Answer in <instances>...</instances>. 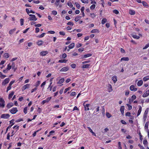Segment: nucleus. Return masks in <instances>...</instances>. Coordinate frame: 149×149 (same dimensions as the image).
I'll list each match as a JSON object with an SVG mask.
<instances>
[{"label":"nucleus","instance_id":"nucleus-30","mask_svg":"<svg viewBox=\"0 0 149 149\" xmlns=\"http://www.w3.org/2000/svg\"><path fill=\"white\" fill-rule=\"evenodd\" d=\"M16 30L15 29H13L9 31V33L10 34H12Z\"/></svg>","mask_w":149,"mask_h":149},{"label":"nucleus","instance_id":"nucleus-4","mask_svg":"<svg viewBox=\"0 0 149 149\" xmlns=\"http://www.w3.org/2000/svg\"><path fill=\"white\" fill-rule=\"evenodd\" d=\"M10 117V115L9 114L7 113L3 114H2L1 116V118H4V119H7L9 118Z\"/></svg>","mask_w":149,"mask_h":149},{"label":"nucleus","instance_id":"nucleus-48","mask_svg":"<svg viewBox=\"0 0 149 149\" xmlns=\"http://www.w3.org/2000/svg\"><path fill=\"white\" fill-rule=\"evenodd\" d=\"M20 24L22 26L23 25L24 23V19H20Z\"/></svg>","mask_w":149,"mask_h":149},{"label":"nucleus","instance_id":"nucleus-28","mask_svg":"<svg viewBox=\"0 0 149 149\" xmlns=\"http://www.w3.org/2000/svg\"><path fill=\"white\" fill-rule=\"evenodd\" d=\"M80 16H77L75 18L74 20L75 22H77L81 18Z\"/></svg>","mask_w":149,"mask_h":149},{"label":"nucleus","instance_id":"nucleus-64","mask_svg":"<svg viewBox=\"0 0 149 149\" xmlns=\"http://www.w3.org/2000/svg\"><path fill=\"white\" fill-rule=\"evenodd\" d=\"M82 45L81 44L78 43L76 45V47H79L82 46Z\"/></svg>","mask_w":149,"mask_h":149},{"label":"nucleus","instance_id":"nucleus-26","mask_svg":"<svg viewBox=\"0 0 149 149\" xmlns=\"http://www.w3.org/2000/svg\"><path fill=\"white\" fill-rule=\"evenodd\" d=\"M92 56V54H87L83 56V58H86L91 56Z\"/></svg>","mask_w":149,"mask_h":149},{"label":"nucleus","instance_id":"nucleus-38","mask_svg":"<svg viewBox=\"0 0 149 149\" xmlns=\"http://www.w3.org/2000/svg\"><path fill=\"white\" fill-rule=\"evenodd\" d=\"M27 109L28 107H25L24 109V112L25 114H26L27 113Z\"/></svg>","mask_w":149,"mask_h":149},{"label":"nucleus","instance_id":"nucleus-59","mask_svg":"<svg viewBox=\"0 0 149 149\" xmlns=\"http://www.w3.org/2000/svg\"><path fill=\"white\" fill-rule=\"evenodd\" d=\"M26 88H29L30 86V84H26L24 86Z\"/></svg>","mask_w":149,"mask_h":149},{"label":"nucleus","instance_id":"nucleus-63","mask_svg":"<svg viewBox=\"0 0 149 149\" xmlns=\"http://www.w3.org/2000/svg\"><path fill=\"white\" fill-rule=\"evenodd\" d=\"M59 34L63 36H64L65 35V33L63 31H60L59 32Z\"/></svg>","mask_w":149,"mask_h":149},{"label":"nucleus","instance_id":"nucleus-49","mask_svg":"<svg viewBox=\"0 0 149 149\" xmlns=\"http://www.w3.org/2000/svg\"><path fill=\"white\" fill-rule=\"evenodd\" d=\"M75 4L76 5V7L78 9H79L80 7V6L79 4L77 2H75Z\"/></svg>","mask_w":149,"mask_h":149},{"label":"nucleus","instance_id":"nucleus-42","mask_svg":"<svg viewBox=\"0 0 149 149\" xmlns=\"http://www.w3.org/2000/svg\"><path fill=\"white\" fill-rule=\"evenodd\" d=\"M83 3H88L89 1L88 0H81Z\"/></svg>","mask_w":149,"mask_h":149},{"label":"nucleus","instance_id":"nucleus-18","mask_svg":"<svg viewBox=\"0 0 149 149\" xmlns=\"http://www.w3.org/2000/svg\"><path fill=\"white\" fill-rule=\"evenodd\" d=\"M143 83V81L142 80H139L138 81L137 83V85L138 86H140L142 85Z\"/></svg>","mask_w":149,"mask_h":149},{"label":"nucleus","instance_id":"nucleus-45","mask_svg":"<svg viewBox=\"0 0 149 149\" xmlns=\"http://www.w3.org/2000/svg\"><path fill=\"white\" fill-rule=\"evenodd\" d=\"M71 88L70 87H69L68 88L65 89V91H64V93H66L68 91L70 90L71 89Z\"/></svg>","mask_w":149,"mask_h":149},{"label":"nucleus","instance_id":"nucleus-3","mask_svg":"<svg viewBox=\"0 0 149 149\" xmlns=\"http://www.w3.org/2000/svg\"><path fill=\"white\" fill-rule=\"evenodd\" d=\"M84 103L83 105L84 107L85 111H88L89 110V108L91 107V106L90 104H86Z\"/></svg>","mask_w":149,"mask_h":149},{"label":"nucleus","instance_id":"nucleus-50","mask_svg":"<svg viewBox=\"0 0 149 149\" xmlns=\"http://www.w3.org/2000/svg\"><path fill=\"white\" fill-rule=\"evenodd\" d=\"M113 13L116 14H118L119 13V12L118 10H115L113 11Z\"/></svg>","mask_w":149,"mask_h":149},{"label":"nucleus","instance_id":"nucleus-7","mask_svg":"<svg viewBox=\"0 0 149 149\" xmlns=\"http://www.w3.org/2000/svg\"><path fill=\"white\" fill-rule=\"evenodd\" d=\"M17 111V109L16 108H13L10 110V111L12 114H15Z\"/></svg>","mask_w":149,"mask_h":149},{"label":"nucleus","instance_id":"nucleus-36","mask_svg":"<svg viewBox=\"0 0 149 149\" xmlns=\"http://www.w3.org/2000/svg\"><path fill=\"white\" fill-rule=\"evenodd\" d=\"M4 57L6 58H8L9 57V55L8 53H5L4 54Z\"/></svg>","mask_w":149,"mask_h":149},{"label":"nucleus","instance_id":"nucleus-57","mask_svg":"<svg viewBox=\"0 0 149 149\" xmlns=\"http://www.w3.org/2000/svg\"><path fill=\"white\" fill-rule=\"evenodd\" d=\"M125 115L126 116H130V113L129 112H127L126 113Z\"/></svg>","mask_w":149,"mask_h":149},{"label":"nucleus","instance_id":"nucleus-37","mask_svg":"<svg viewBox=\"0 0 149 149\" xmlns=\"http://www.w3.org/2000/svg\"><path fill=\"white\" fill-rule=\"evenodd\" d=\"M68 5L70 8H72L73 7V5L71 2H68Z\"/></svg>","mask_w":149,"mask_h":149},{"label":"nucleus","instance_id":"nucleus-33","mask_svg":"<svg viewBox=\"0 0 149 149\" xmlns=\"http://www.w3.org/2000/svg\"><path fill=\"white\" fill-rule=\"evenodd\" d=\"M67 61H68L67 60H60L58 61V62L59 63H66Z\"/></svg>","mask_w":149,"mask_h":149},{"label":"nucleus","instance_id":"nucleus-19","mask_svg":"<svg viewBox=\"0 0 149 149\" xmlns=\"http://www.w3.org/2000/svg\"><path fill=\"white\" fill-rule=\"evenodd\" d=\"M129 13L130 15H134L135 14V11L134 10H129Z\"/></svg>","mask_w":149,"mask_h":149},{"label":"nucleus","instance_id":"nucleus-41","mask_svg":"<svg viewBox=\"0 0 149 149\" xmlns=\"http://www.w3.org/2000/svg\"><path fill=\"white\" fill-rule=\"evenodd\" d=\"M12 68V65H10V64H8L7 66V69L8 70L11 69Z\"/></svg>","mask_w":149,"mask_h":149},{"label":"nucleus","instance_id":"nucleus-51","mask_svg":"<svg viewBox=\"0 0 149 149\" xmlns=\"http://www.w3.org/2000/svg\"><path fill=\"white\" fill-rule=\"evenodd\" d=\"M149 47V43L147 44L143 48V49H145Z\"/></svg>","mask_w":149,"mask_h":149},{"label":"nucleus","instance_id":"nucleus-2","mask_svg":"<svg viewBox=\"0 0 149 149\" xmlns=\"http://www.w3.org/2000/svg\"><path fill=\"white\" fill-rule=\"evenodd\" d=\"M30 17L28 18V19L30 21L33 20L36 21L37 20V18H36L35 16L34 15L30 14L29 15Z\"/></svg>","mask_w":149,"mask_h":149},{"label":"nucleus","instance_id":"nucleus-54","mask_svg":"<svg viewBox=\"0 0 149 149\" xmlns=\"http://www.w3.org/2000/svg\"><path fill=\"white\" fill-rule=\"evenodd\" d=\"M52 14L54 15H56L57 14V12L55 10H53L52 11Z\"/></svg>","mask_w":149,"mask_h":149},{"label":"nucleus","instance_id":"nucleus-52","mask_svg":"<svg viewBox=\"0 0 149 149\" xmlns=\"http://www.w3.org/2000/svg\"><path fill=\"white\" fill-rule=\"evenodd\" d=\"M148 143L146 140H144L143 141V143L144 145H147Z\"/></svg>","mask_w":149,"mask_h":149},{"label":"nucleus","instance_id":"nucleus-13","mask_svg":"<svg viewBox=\"0 0 149 149\" xmlns=\"http://www.w3.org/2000/svg\"><path fill=\"white\" fill-rule=\"evenodd\" d=\"M142 107L141 106H139V109L138 111L137 116H138L141 113V111Z\"/></svg>","mask_w":149,"mask_h":149},{"label":"nucleus","instance_id":"nucleus-43","mask_svg":"<svg viewBox=\"0 0 149 149\" xmlns=\"http://www.w3.org/2000/svg\"><path fill=\"white\" fill-rule=\"evenodd\" d=\"M45 34V33H43L41 34L40 35L38 36L37 37L39 38H42V37H43Z\"/></svg>","mask_w":149,"mask_h":149},{"label":"nucleus","instance_id":"nucleus-31","mask_svg":"<svg viewBox=\"0 0 149 149\" xmlns=\"http://www.w3.org/2000/svg\"><path fill=\"white\" fill-rule=\"evenodd\" d=\"M107 21V19L106 18H104L102 20V24H104Z\"/></svg>","mask_w":149,"mask_h":149},{"label":"nucleus","instance_id":"nucleus-35","mask_svg":"<svg viewBox=\"0 0 149 149\" xmlns=\"http://www.w3.org/2000/svg\"><path fill=\"white\" fill-rule=\"evenodd\" d=\"M149 79V76H147L143 78V80L144 81H146Z\"/></svg>","mask_w":149,"mask_h":149},{"label":"nucleus","instance_id":"nucleus-53","mask_svg":"<svg viewBox=\"0 0 149 149\" xmlns=\"http://www.w3.org/2000/svg\"><path fill=\"white\" fill-rule=\"evenodd\" d=\"M142 3L143 6H148L147 3L146 2L143 1Z\"/></svg>","mask_w":149,"mask_h":149},{"label":"nucleus","instance_id":"nucleus-34","mask_svg":"<svg viewBox=\"0 0 149 149\" xmlns=\"http://www.w3.org/2000/svg\"><path fill=\"white\" fill-rule=\"evenodd\" d=\"M90 65L89 64H85L83 65L82 68H88L89 67Z\"/></svg>","mask_w":149,"mask_h":149},{"label":"nucleus","instance_id":"nucleus-21","mask_svg":"<svg viewBox=\"0 0 149 149\" xmlns=\"http://www.w3.org/2000/svg\"><path fill=\"white\" fill-rule=\"evenodd\" d=\"M108 91L109 92H110L112 91V86L111 84H109L108 86Z\"/></svg>","mask_w":149,"mask_h":149},{"label":"nucleus","instance_id":"nucleus-15","mask_svg":"<svg viewBox=\"0 0 149 149\" xmlns=\"http://www.w3.org/2000/svg\"><path fill=\"white\" fill-rule=\"evenodd\" d=\"M131 36L134 38L137 39H139L140 38L139 36H137L136 35L134 34H132Z\"/></svg>","mask_w":149,"mask_h":149},{"label":"nucleus","instance_id":"nucleus-62","mask_svg":"<svg viewBox=\"0 0 149 149\" xmlns=\"http://www.w3.org/2000/svg\"><path fill=\"white\" fill-rule=\"evenodd\" d=\"M67 24L68 25H72L73 26L74 24L72 22H69L67 23Z\"/></svg>","mask_w":149,"mask_h":149},{"label":"nucleus","instance_id":"nucleus-40","mask_svg":"<svg viewBox=\"0 0 149 149\" xmlns=\"http://www.w3.org/2000/svg\"><path fill=\"white\" fill-rule=\"evenodd\" d=\"M106 116H107V117L109 118H110L111 116V115L108 112L106 113Z\"/></svg>","mask_w":149,"mask_h":149},{"label":"nucleus","instance_id":"nucleus-11","mask_svg":"<svg viewBox=\"0 0 149 149\" xmlns=\"http://www.w3.org/2000/svg\"><path fill=\"white\" fill-rule=\"evenodd\" d=\"M149 95V90L147 91L143 95V97H145Z\"/></svg>","mask_w":149,"mask_h":149},{"label":"nucleus","instance_id":"nucleus-12","mask_svg":"<svg viewBox=\"0 0 149 149\" xmlns=\"http://www.w3.org/2000/svg\"><path fill=\"white\" fill-rule=\"evenodd\" d=\"M87 128L88 129V130H89V131L91 132L92 134L94 136H96V135L93 132V130H92L91 128L89 127H87Z\"/></svg>","mask_w":149,"mask_h":149},{"label":"nucleus","instance_id":"nucleus-5","mask_svg":"<svg viewBox=\"0 0 149 149\" xmlns=\"http://www.w3.org/2000/svg\"><path fill=\"white\" fill-rule=\"evenodd\" d=\"M15 82V81H11L9 85L7 87V92L9 90H10L11 88V85L12 84L14 83Z\"/></svg>","mask_w":149,"mask_h":149},{"label":"nucleus","instance_id":"nucleus-25","mask_svg":"<svg viewBox=\"0 0 149 149\" xmlns=\"http://www.w3.org/2000/svg\"><path fill=\"white\" fill-rule=\"evenodd\" d=\"M13 106V103H8V104L7 105V107L8 108H10L11 107Z\"/></svg>","mask_w":149,"mask_h":149},{"label":"nucleus","instance_id":"nucleus-47","mask_svg":"<svg viewBox=\"0 0 149 149\" xmlns=\"http://www.w3.org/2000/svg\"><path fill=\"white\" fill-rule=\"evenodd\" d=\"M95 7V4H93L90 7V8L91 10H93L94 9Z\"/></svg>","mask_w":149,"mask_h":149},{"label":"nucleus","instance_id":"nucleus-6","mask_svg":"<svg viewBox=\"0 0 149 149\" xmlns=\"http://www.w3.org/2000/svg\"><path fill=\"white\" fill-rule=\"evenodd\" d=\"M10 80V79L9 78L5 79L2 82V85L4 86L6 84H8Z\"/></svg>","mask_w":149,"mask_h":149},{"label":"nucleus","instance_id":"nucleus-58","mask_svg":"<svg viewBox=\"0 0 149 149\" xmlns=\"http://www.w3.org/2000/svg\"><path fill=\"white\" fill-rule=\"evenodd\" d=\"M120 122L123 124L126 125V122L123 120H121Z\"/></svg>","mask_w":149,"mask_h":149},{"label":"nucleus","instance_id":"nucleus-9","mask_svg":"<svg viewBox=\"0 0 149 149\" xmlns=\"http://www.w3.org/2000/svg\"><path fill=\"white\" fill-rule=\"evenodd\" d=\"M48 52L47 51H44L41 52L40 53V55L44 56L46 55V54H48Z\"/></svg>","mask_w":149,"mask_h":149},{"label":"nucleus","instance_id":"nucleus-1","mask_svg":"<svg viewBox=\"0 0 149 149\" xmlns=\"http://www.w3.org/2000/svg\"><path fill=\"white\" fill-rule=\"evenodd\" d=\"M149 110V108H147L144 113L143 117V120L145 122V121L146 119L147 118V115L148 112Z\"/></svg>","mask_w":149,"mask_h":149},{"label":"nucleus","instance_id":"nucleus-44","mask_svg":"<svg viewBox=\"0 0 149 149\" xmlns=\"http://www.w3.org/2000/svg\"><path fill=\"white\" fill-rule=\"evenodd\" d=\"M90 15V16L92 18H94L95 17V15L94 13H91Z\"/></svg>","mask_w":149,"mask_h":149},{"label":"nucleus","instance_id":"nucleus-60","mask_svg":"<svg viewBox=\"0 0 149 149\" xmlns=\"http://www.w3.org/2000/svg\"><path fill=\"white\" fill-rule=\"evenodd\" d=\"M131 98H132V99L133 100H134L136 99V96L135 95H133L132 96Z\"/></svg>","mask_w":149,"mask_h":149},{"label":"nucleus","instance_id":"nucleus-46","mask_svg":"<svg viewBox=\"0 0 149 149\" xmlns=\"http://www.w3.org/2000/svg\"><path fill=\"white\" fill-rule=\"evenodd\" d=\"M127 105L128 107V109L131 110L132 109V106L131 105H130L129 104H127Z\"/></svg>","mask_w":149,"mask_h":149},{"label":"nucleus","instance_id":"nucleus-14","mask_svg":"<svg viewBox=\"0 0 149 149\" xmlns=\"http://www.w3.org/2000/svg\"><path fill=\"white\" fill-rule=\"evenodd\" d=\"M124 106H122L120 108V111L122 114H123L124 113Z\"/></svg>","mask_w":149,"mask_h":149},{"label":"nucleus","instance_id":"nucleus-24","mask_svg":"<svg viewBox=\"0 0 149 149\" xmlns=\"http://www.w3.org/2000/svg\"><path fill=\"white\" fill-rule=\"evenodd\" d=\"M112 79L114 83H115L117 81L116 76L113 77Z\"/></svg>","mask_w":149,"mask_h":149},{"label":"nucleus","instance_id":"nucleus-29","mask_svg":"<svg viewBox=\"0 0 149 149\" xmlns=\"http://www.w3.org/2000/svg\"><path fill=\"white\" fill-rule=\"evenodd\" d=\"M64 81V78H61V79L57 83L58 84H61Z\"/></svg>","mask_w":149,"mask_h":149},{"label":"nucleus","instance_id":"nucleus-8","mask_svg":"<svg viewBox=\"0 0 149 149\" xmlns=\"http://www.w3.org/2000/svg\"><path fill=\"white\" fill-rule=\"evenodd\" d=\"M130 89L131 91H135L137 90V88H135L134 85H132L130 86Z\"/></svg>","mask_w":149,"mask_h":149},{"label":"nucleus","instance_id":"nucleus-17","mask_svg":"<svg viewBox=\"0 0 149 149\" xmlns=\"http://www.w3.org/2000/svg\"><path fill=\"white\" fill-rule=\"evenodd\" d=\"M99 32V31L97 29H94L92 30L91 31V33H98Z\"/></svg>","mask_w":149,"mask_h":149},{"label":"nucleus","instance_id":"nucleus-16","mask_svg":"<svg viewBox=\"0 0 149 149\" xmlns=\"http://www.w3.org/2000/svg\"><path fill=\"white\" fill-rule=\"evenodd\" d=\"M148 122H146L145 124L144 128H145V130H146L147 132L148 131Z\"/></svg>","mask_w":149,"mask_h":149},{"label":"nucleus","instance_id":"nucleus-32","mask_svg":"<svg viewBox=\"0 0 149 149\" xmlns=\"http://www.w3.org/2000/svg\"><path fill=\"white\" fill-rule=\"evenodd\" d=\"M14 93L13 92H11L10 94L9 95L8 98L10 99L12 98L13 95H14Z\"/></svg>","mask_w":149,"mask_h":149},{"label":"nucleus","instance_id":"nucleus-39","mask_svg":"<svg viewBox=\"0 0 149 149\" xmlns=\"http://www.w3.org/2000/svg\"><path fill=\"white\" fill-rule=\"evenodd\" d=\"M19 127L18 126H17V125H15L13 127V129H15L16 130V131H17L18 129H19Z\"/></svg>","mask_w":149,"mask_h":149},{"label":"nucleus","instance_id":"nucleus-23","mask_svg":"<svg viewBox=\"0 0 149 149\" xmlns=\"http://www.w3.org/2000/svg\"><path fill=\"white\" fill-rule=\"evenodd\" d=\"M74 46V44L73 43H71L69 46L68 47L69 49L73 48Z\"/></svg>","mask_w":149,"mask_h":149},{"label":"nucleus","instance_id":"nucleus-56","mask_svg":"<svg viewBox=\"0 0 149 149\" xmlns=\"http://www.w3.org/2000/svg\"><path fill=\"white\" fill-rule=\"evenodd\" d=\"M5 106L4 103H0V107L3 108Z\"/></svg>","mask_w":149,"mask_h":149},{"label":"nucleus","instance_id":"nucleus-22","mask_svg":"<svg viewBox=\"0 0 149 149\" xmlns=\"http://www.w3.org/2000/svg\"><path fill=\"white\" fill-rule=\"evenodd\" d=\"M129 60V58L128 57L122 58L121 59V61H128Z\"/></svg>","mask_w":149,"mask_h":149},{"label":"nucleus","instance_id":"nucleus-27","mask_svg":"<svg viewBox=\"0 0 149 149\" xmlns=\"http://www.w3.org/2000/svg\"><path fill=\"white\" fill-rule=\"evenodd\" d=\"M43 43V42L42 41H39L37 42V44L39 46L42 45Z\"/></svg>","mask_w":149,"mask_h":149},{"label":"nucleus","instance_id":"nucleus-10","mask_svg":"<svg viewBox=\"0 0 149 149\" xmlns=\"http://www.w3.org/2000/svg\"><path fill=\"white\" fill-rule=\"evenodd\" d=\"M69 70V68L68 67H64L62 68L60 70L61 71H66Z\"/></svg>","mask_w":149,"mask_h":149},{"label":"nucleus","instance_id":"nucleus-55","mask_svg":"<svg viewBox=\"0 0 149 149\" xmlns=\"http://www.w3.org/2000/svg\"><path fill=\"white\" fill-rule=\"evenodd\" d=\"M76 66V65L75 64L73 63L71 65V67L73 68H74Z\"/></svg>","mask_w":149,"mask_h":149},{"label":"nucleus","instance_id":"nucleus-20","mask_svg":"<svg viewBox=\"0 0 149 149\" xmlns=\"http://www.w3.org/2000/svg\"><path fill=\"white\" fill-rule=\"evenodd\" d=\"M51 99V97H49L47 98L45 100H43L42 102H47L49 101Z\"/></svg>","mask_w":149,"mask_h":149},{"label":"nucleus","instance_id":"nucleus-61","mask_svg":"<svg viewBox=\"0 0 149 149\" xmlns=\"http://www.w3.org/2000/svg\"><path fill=\"white\" fill-rule=\"evenodd\" d=\"M35 30H36V31H35L36 33H37L39 32L40 29L38 28L37 27L36 28Z\"/></svg>","mask_w":149,"mask_h":149}]
</instances>
